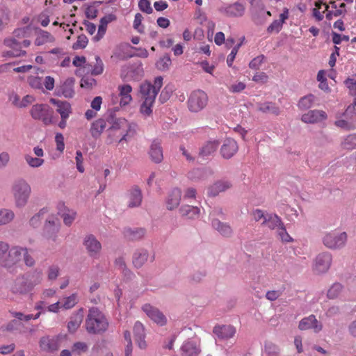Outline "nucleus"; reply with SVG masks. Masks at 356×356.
<instances>
[{
	"instance_id": "obj_11",
	"label": "nucleus",
	"mask_w": 356,
	"mask_h": 356,
	"mask_svg": "<svg viewBox=\"0 0 356 356\" xmlns=\"http://www.w3.org/2000/svg\"><path fill=\"white\" fill-rule=\"evenodd\" d=\"M142 310L155 323L161 326L166 324L167 318L165 316L158 308L150 304H145L142 307Z\"/></svg>"
},
{
	"instance_id": "obj_21",
	"label": "nucleus",
	"mask_w": 356,
	"mask_h": 356,
	"mask_svg": "<svg viewBox=\"0 0 356 356\" xmlns=\"http://www.w3.org/2000/svg\"><path fill=\"white\" fill-rule=\"evenodd\" d=\"M127 198L129 207L132 208L140 206L143 197L139 188L138 186L131 188L127 193Z\"/></svg>"
},
{
	"instance_id": "obj_61",
	"label": "nucleus",
	"mask_w": 356,
	"mask_h": 356,
	"mask_svg": "<svg viewBox=\"0 0 356 356\" xmlns=\"http://www.w3.org/2000/svg\"><path fill=\"white\" fill-rule=\"evenodd\" d=\"M134 333L135 338L139 337H142V336L145 335L144 326L140 322L137 321L135 323L134 327Z\"/></svg>"
},
{
	"instance_id": "obj_60",
	"label": "nucleus",
	"mask_w": 356,
	"mask_h": 356,
	"mask_svg": "<svg viewBox=\"0 0 356 356\" xmlns=\"http://www.w3.org/2000/svg\"><path fill=\"white\" fill-rule=\"evenodd\" d=\"M22 257L24 258V263L25 264L29 266V267H31L33 266H34L35 264V260L33 258V257H31L29 254V252H28V250L27 248H24L23 249V254H22Z\"/></svg>"
},
{
	"instance_id": "obj_57",
	"label": "nucleus",
	"mask_w": 356,
	"mask_h": 356,
	"mask_svg": "<svg viewBox=\"0 0 356 356\" xmlns=\"http://www.w3.org/2000/svg\"><path fill=\"white\" fill-rule=\"evenodd\" d=\"M56 149L59 152H63L65 149L64 137L62 134L57 133L55 136Z\"/></svg>"
},
{
	"instance_id": "obj_13",
	"label": "nucleus",
	"mask_w": 356,
	"mask_h": 356,
	"mask_svg": "<svg viewBox=\"0 0 356 356\" xmlns=\"http://www.w3.org/2000/svg\"><path fill=\"white\" fill-rule=\"evenodd\" d=\"M201 353L200 344L193 340H186L179 349L180 356H198Z\"/></svg>"
},
{
	"instance_id": "obj_24",
	"label": "nucleus",
	"mask_w": 356,
	"mask_h": 356,
	"mask_svg": "<svg viewBox=\"0 0 356 356\" xmlns=\"http://www.w3.org/2000/svg\"><path fill=\"white\" fill-rule=\"evenodd\" d=\"M213 333L222 339H228L234 337L235 328L232 325H218L213 328Z\"/></svg>"
},
{
	"instance_id": "obj_32",
	"label": "nucleus",
	"mask_w": 356,
	"mask_h": 356,
	"mask_svg": "<svg viewBox=\"0 0 356 356\" xmlns=\"http://www.w3.org/2000/svg\"><path fill=\"white\" fill-rule=\"evenodd\" d=\"M219 144L218 140L207 141L200 149V155L204 157L212 154L217 150Z\"/></svg>"
},
{
	"instance_id": "obj_22",
	"label": "nucleus",
	"mask_w": 356,
	"mask_h": 356,
	"mask_svg": "<svg viewBox=\"0 0 356 356\" xmlns=\"http://www.w3.org/2000/svg\"><path fill=\"white\" fill-rule=\"evenodd\" d=\"M149 155L152 161L156 163H159L163 161V149L159 142L154 140L152 143L149 151Z\"/></svg>"
},
{
	"instance_id": "obj_23",
	"label": "nucleus",
	"mask_w": 356,
	"mask_h": 356,
	"mask_svg": "<svg viewBox=\"0 0 356 356\" xmlns=\"http://www.w3.org/2000/svg\"><path fill=\"white\" fill-rule=\"evenodd\" d=\"M232 183L227 180H220L215 182L208 188V195L210 196H216L220 193L224 192L231 188Z\"/></svg>"
},
{
	"instance_id": "obj_30",
	"label": "nucleus",
	"mask_w": 356,
	"mask_h": 356,
	"mask_svg": "<svg viewBox=\"0 0 356 356\" xmlns=\"http://www.w3.org/2000/svg\"><path fill=\"white\" fill-rule=\"evenodd\" d=\"M289 17V11L286 9L280 15V19L274 20L271 24L268 27L267 30L269 33H278L282 27L285 20Z\"/></svg>"
},
{
	"instance_id": "obj_50",
	"label": "nucleus",
	"mask_w": 356,
	"mask_h": 356,
	"mask_svg": "<svg viewBox=\"0 0 356 356\" xmlns=\"http://www.w3.org/2000/svg\"><path fill=\"white\" fill-rule=\"evenodd\" d=\"M88 42V40L87 37L85 35L81 34L78 36L77 40L73 44L72 47L74 49H83L87 46Z\"/></svg>"
},
{
	"instance_id": "obj_49",
	"label": "nucleus",
	"mask_w": 356,
	"mask_h": 356,
	"mask_svg": "<svg viewBox=\"0 0 356 356\" xmlns=\"http://www.w3.org/2000/svg\"><path fill=\"white\" fill-rule=\"evenodd\" d=\"M28 83L29 86L35 89L42 88V80L37 76H30L28 77Z\"/></svg>"
},
{
	"instance_id": "obj_16",
	"label": "nucleus",
	"mask_w": 356,
	"mask_h": 356,
	"mask_svg": "<svg viewBox=\"0 0 356 356\" xmlns=\"http://www.w3.org/2000/svg\"><path fill=\"white\" fill-rule=\"evenodd\" d=\"M23 249L24 248L19 246H15L10 249L3 266L9 268L19 262L22 258Z\"/></svg>"
},
{
	"instance_id": "obj_4",
	"label": "nucleus",
	"mask_w": 356,
	"mask_h": 356,
	"mask_svg": "<svg viewBox=\"0 0 356 356\" xmlns=\"http://www.w3.org/2000/svg\"><path fill=\"white\" fill-rule=\"evenodd\" d=\"M108 327V323L104 314L96 307H92L88 311L86 320V329L90 334H100L105 332Z\"/></svg>"
},
{
	"instance_id": "obj_51",
	"label": "nucleus",
	"mask_w": 356,
	"mask_h": 356,
	"mask_svg": "<svg viewBox=\"0 0 356 356\" xmlns=\"http://www.w3.org/2000/svg\"><path fill=\"white\" fill-rule=\"evenodd\" d=\"M277 234L284 243H289L293 241V238L286 232L284 225L277 229Z\"/></svg>"
},
{
	"instance_id": "obj_7",
	"label": "nucleus",
	"mask_w": 356,
	"mask_h": 356,
	"mask_svg": "<svg viewBox=\"0 0 356 356\" xmlns=\"http://www.w3.org/2000/svg\"><path fill=\"white\" fill-rule=\"evenodd\" d=\"M30 113L33 118L41 120L45 125L52 122L53 111L47 104L33 105Z\"/></svg>"
},
{
	"instance_id": "obj_54",
	"label": "nucleus",
	"mask_w": 356,
	"mask_h": 356,
	"mask_svg": "<svg viewBox=\"0 0 356 356\" xmlns=\"http://www.w3.org/2000/svg\"><path fill=\"white\" fill-rule=\"evenodd\" d=\"M96 63L94 65L91 74L92 75H99L104 71V64L99 56H95Z\"/></svg>"
},
{
	"instance_id": "obj_14",
	"label": "nucleus",
	"mask_w": 356,
	"mask_h": 356,
	"mask_svg": "<svg viewBox=\"0 0 356 356\" xmlns=\"http://www.w3.org/2000/svg\"><path fill=\"white\" fill-rule=\"evenodd\" d=\"M327 114L322 110H311L304 113L301 120L307 124H315L321 122L327 119Z\"/></svg>"
},
{
	"instance_id": "obj_46",
	"label": "nucleus",
	"mask_w": 356,
	"mask_h": 356,
	"mask_svg": "<svg viewBox=\"0 0 356 356\" xmlns=\"http://www.w3.org/2000/svg\"><path fill=\"white\" fill-rule=\"evenodd\" d=\"M143 19V17L140 13H136L135 15L133 27L135 30H136L140 33H144V31H145V27L142 24Z\"/></svg>"
},
{
	"instance_id": "obj_41",
	"label": "nucleus",
	"mask_w": 356,
	"mask_h": 356,
	"mask_svg": "<svg viewBox=\"0 0 356 356\" xmlns=\"http://www.w3.org/2000/svg\"><path fill=\"white\" fill-rule=\"evenodd\" d=\"M315 96L314 95L309 94L302 97L300 99L298 106L300 109H308L313 106Z\"/></svg>"
},
{
	"instance_id": "obj_36",
	"label": "nucleus",
	"mask_w": 356,
	"mask_h": 356,
	"mask_svg": "<svg viewBox=\"0 0 356 356\" xmlns=\"http://www.w3.org/2000/svg\"><path fill=\"white\" fill-rule=\"evenodd\" d=\"M54 40V37L50 33L40 31L35 40V44L37 46H40L47 42H53Z\"/></svg>"
},
{
	"instance_id": "obj_20",
	"label": "nucleus",
	"mask_w": 356,
	"mask_h": 356,
	"mask_svg": "<svg viewBox=\"0 0 356 356\" xmlns=\"http://www.w3.org/2000/svg\"><path fill=\"white\" fill-rule=\"evenodd\" d=\"M49 102L56 106V111L60 115V118H68L72 112L71 105L66 101L51 98Z\"/></svg>"
},
{
	"instance_id": "obj_9",
	"label": "nucleus",
	"mask_w": 356,
	"mask_h": 356,
	"mask_svg": "<svg viewBox=\"0 0 356 356\" xmlns=\"http://www.w3.org/2000/svg\"><path fill=\"white\" fill-rule=\"evenodd\" d=\"M83 245L90 257L94 259L99 257L102 247L101 243L94 235H87L84 238Z\"/></svg>"
},
{
	"instance_id": "obj_38",
	"label": "nucleus",
	"mask_w": 356,
	"mask_h": 356,
	"mask_svg": "<svg viewBox=\"0 0 356 356\" xmlns=\"http://www.w3.org/2000/svg\"><path fill=\"white\" fill-rule=\"evenodd\" d=\"M61 307L65 309H70L74 307L78 302V296L72 293L69 296L64 297L60 300Z\"/></svg>"
},
{
	"instance_id": "obj_53",
	"label": "nucleus",
	"mask_w": 356,
	"mask_h": 356,
	"mask_svg": "<svg viewBox=\"0 0 356 356\" xmlns=\"http://www.w3.org/2000/svg\"><path fill=\"white\" fill-rule=\"evenodd\" d=\"M9 251L8 243L0 241V262L4 265V260L6 259Z\"/></svg>"
},
{
	"instance_id": "obj_1",
	"label": "nucleus",
	"mask_w": 356,
	"mask_h": 356,
	"mask_svg": "<svg viewBox=\"0 0 356 356\" xmlns=\"http://www.w3.org/2000/svg\"><path fill=\"white\" fill-rule=\"evenodd\" d=\"M162 86L163 78L161 76L155 78L153 85L148 81L140 84V93L143 103L140 108V112L143 116L147 117L152 114L156 97Z\"/></svg>"
},
{
	"instance_id": "obj_26",
	"label": "nucleus",
	"mask_w": 356,
	"mask_h": 356,
	"mask_svg": "<svg viewBox=\"0 0 356 356\" xmlns=\"http://www.w3.org/2000/svg\"><path fill=\"white\" fill-rule=\"evenodd\" d=\"M59 231V222L58 220H47L44 225V232L48 238L55 241L56 234Z\"/></svg>"
},
{
	"instance_id": "obj_55",
	"label": "nucleus",
	"mask_w": 356,
	"mask_h": 356,
	"mask_svg": "<svg viewBox=\"0 0 356 356\" xmlns=\"http://www.w3.org/2000/svg\"><path fill=\"white\" fill-rule=\"evenodd\" d=\"M138 7L141 11L147 14H150L153 11L149 0H140L138 2Z\"/></svg>"
},
{
	"instance_id": "obj_47",
	"label": "nucleus",
	"mask_w": 356,
	"mask_h": 356,
	"mask_svg": "<svg viewBox=\"0 0 356 356\" xmlns=\"http://www.w3.org/2000/svg\"><path fill=\"white\" fill-rule=\"evenodd\" d=\"M259 111L264 113H271L277 115L279 113V109L274 106L272 103L266 102L261 104L259 108Z\"/></svg>"
},
{
	"instance_id": "obj_59",
	"label": "nucleus",
	"mask_w": 356,
	"mask_h": 356,
	"mask_svg": "<svg viewBox=\"0 0 356 356\" xmlns=\"http://www.w3.org/2000/svg\"><path fill=\"white\" fill-rule=\"evenodd\" d=\"M268 214V213H265L264 211L259 209L254 210L252 213V216L254 220L257 222L260 221L261 220L262 221L265 220V218H266Z\"/></svg>"
},
{
	"instance_id": "obj_62",
	"label": "nucleus",
	"mask_w": 356,
	"mask_h": 356,
	"mask_svg": "<svg viewBox=\"0 0 356 356\" xmlns=\"http://www.w3.org/2000/svg\"><path fill=\"white\" fill-rule=\"evenodd\" d=\"M75 159H76L77 170L80 172H84V167L83 165V155H82V153L81 151H79V150L76 151Z\"/></svg>"
},
{
	"instance_id": "obj_40",
	"label": "nucleus",
	"mask_w": 356,
	"mask_h": 356,
	"mask_svg": "<svg viewBox=\"0 0 356 356\" xmlns=\"http://www.w3.org/2000/svg\"><path fill=\"white\" fill-rule=\"evenodd\" d=\"M15 217V213L12 210L8 209H0V226L7 225Z\"/></svg>"
},
{
	"instance_id": "obj_56",
	"label": "nucleus",
	"mask_w": 356,
	"mask_h": 356,
	"mask_svg": "<svg viewBox=\"0 0 356 356\" xmlns=\"http://www.w3.org/2000/svg\"><path fill=\"white\" fill-rule=\"evenodd\" d=\"M76 213L74 211H68L67 213L63 214V222L66 225H70L74 220Z\"/></svg>"
},
{
	"instance_id": "obj_31",
	"label": "nucleus",
	"mask_w": 356,
	"mask_h": 356,
	"mask_svg": "<svg viewBox=\"0 0 356 356\" xmlns=\"http://www.w3.org/2000/svg\"><path fill=\"white\" fill-rule=\"evenodd\" d=\"M262 225L268 227L270 229H277L283 225L281 218L277 214H268L265 220L262 221Z\"/></svg>"
},
{
	"instance_id": "obj_52",
	"label": "nucleus",
	"mask_w": 356,
	"mask_h": 356,
	"mask_svg": "<svg viewBox=\"0 0 356 356\" xmlns=\"http://www.w3.org/2000/svg\"><path fill=\"white\" fill-rule=\"evenodd\" d=\"M265 59L266 57L263 54L254 58L249 63L250 68L252 70H259Z\"/></svg>"
},
{
	"instance_id": "obj_42",
	"label": "nucleus",
	"mask_w": 356,
	"mask_h": 356,
	"mask_svg": "<svg viewBox=\"0 0 356 356\" xmlns=\"http://www.w3.org/2000/svg\"><path fill=\"white\" fill-rule=\"evenodd\" d=\"M60 268L57 264H52L49 266L47 270V278L50 281H54L57 279L60 274Z\"/></svg>"
},
{
	"instance_id": "obj_2",
	"label": "nucleus",
	"mask_w": 356,
	"mask_h": 356,
	"mask_svg": "<svg viewBox=\"0 0 356 356\" xmlns=\"http://www.w3.org/2000/svg\"><path fill=\"white\" fill-rule=\"evenodd\" d=\"M42 280L41 272L33 273L29 275H19L11 283L10 290L15 295H25L33 290Z\"/></svg>"
},
{
	"instance_id": "obj_25",
	"label": "nucleus",
	"mask_w": 356,
	"mask_h": 356,
	"mask_svg": "<svg viewBox=\"0 0 356 356\" xmlns=\"http://www.w3.org/2000/svg\"><path fill=\"white\" fill-rule=\"evenodd\" d=\"M181 197V191L179 188H173L168 195L167 200V207L168 209L172 210L177 207L180 203Z\"/></svg>"
},
{
	"instance_id": "obj_44",
	"label": "nucleus",
	"mask_w": 356,
	"mask_h": 356,
	"mask_svg": "<svg viewBox=\"0 0 356 356\" xmlns=\"http://www.w3.org/2000/svg\"><path fill=\"white\" fill-rule=\"evenodd\" d=\"M88 350V346L85 342L78 341L73 344L72 352L78 355L85 353Z\"/></svg>"
},
{
	"instance_id": "obj_18",
	"label": "nucleus",
	"mask_w": 356,
	"mask_h": 356,
	"mask_svg": "<svg viewBox=\"0 0 356 356\" xmlns=\"http://www.w3.org/2000/svg\"><path fill=\"white\" fill-rule=\"evenodd\" d=\"M237 143L231 138H227L220 149V153L223 158L229 159L238 151Z\"/></svg>"
},
{
	"instance_id": "obj_63",
	"label": "nucleus",
	"mask_w": 356,
	"mask_h": 356,
	"mask_svg": "<svg viewBox=\"0 0 356 356\" xmlns=\"http://www.w3.org/2000/svg\"><path fill=\"white\" fill-rule=\"evenodd\" d=\"M106 29H107V25H106L105 24H104L102 22H100V24L99 25L97 33L94 37V40L95 41L100 40L105 35Z\"/></svg>"
},
{
	"instance_id": "obj_37",
	"label": "nucleus",
	"mask_w": 356,
	"mask_h": 356,
	"mask_svg": "<svg viewBox=\"0 0 356 356\" xmlns=\"http://www.w3.org/2000/svg\"><path fill=\"white\" fill-rule=\"evenodd\" d=\"M83 321V316L81 314H76L73 315L70 321L68 322L67 324V329L70 332H76L78 328L80 327L81 323Z\"/></svg>"
},
{
	"instance_id": "obj_35",
	"label": "nucleus",
	"mask_w": 356,
	"mask_h": 356,
	"mask_svg": "<svg viewBox=\"0 0 356 356\" xmlns=\"http://www.w3.org/2000/svg\"><path fill=\"white\" fill-rule=\"evenodd\" d=\"M74 81L73 79H67L60 86L62 95L67 98L72 97L74 91L73 89Z\"/></svg>"
},
{
	"instance_id": "obj_64",
	"label": "nucleus",
	"mask_w": 356,
	"mask_h": 356,
	"mask_svg": "<svg viewBox=\"0 0 356 356\" xmlns=\"http://www.w3.org/2000/svg\"><path fill=\"white\" fill-rule=\"evenodd\" d=\"M268 79V75L265 72H261L254 74L252 80L257 83H264L267 82Z\"/></svg>"
},
{
	"instance_id": "obj_15",
	"label": "nucleus",
	"mask_w": 356,
	"mask_h": 356,
	"mask_svg": "<svg viewBox=\"0 0 356 356\" xmlns=\"http://www.w3.org/2000/svg\"><path fill=\"white\" fill-rule=\"evenodd\" d=\"M332 261L331 255L327 253L318 254L315 260L314 271L316 273H323L330 268Z\"/></svg>"
},
{
	"instance_id": "obj_3",
	"label": "nucleus",
	"mask_w": 356,
	"mask_h": 356,
	"mask_svg": "<svg viewBox=\"0 0 356 356\" xmlns=\"http://www.w3.org/2000/svg\"><path fill=\"white\" fill-rule=\"evenodd\" d=\"M107 122L111 124L108 128V137L115 136L116 131H120L122 138H120L119 143L127 141L136 134V124L129 122L125 118H115L110 115Z\"/></svg>"
},
{
	"instance_id": "obj_5",
	"label": "nucleus",
	"mask_w": 356,
	"mask_h": 356,
	"mask_svg": "<svg viewBox=\"0 0 356 356\" xmlns=\"http://www.w3.org/2000/svg\"><path fill=\"white\" fill-rule=\"evenodd\" d=\"M12 193L15 206L18 208L24 207L30 197L31 188L24 179L15 181L12 186Z\"/></svg>"
},
{
	"instance_id": "obj_17",
	"label": "nucleus",
	"mask_w": 356,
	"mask_h": 356,
	"mask_svg": "<svg viewBox=\"0 0 356 356\" xmlns=\"http://www.w3.org/2000/svg\"><path fill=\"white\" fill-rule=\"evenodd\" d=\"M298 327L301 330L313 329L315 332H318L322 330L323 326L314 315H310L300 321Z\"/></svg>"
},
{
	"instance_id": "obj_43",
	"label": "nucleus",
	"mask_w": 356,
	"mask_h": 356,
	"mask_svg": "<svg viewBox=\"0 0 356 356\" xmlns=\"http://www.w3.org/2000/svg\"><path fill=\"white\" fill-rule=\"evenodd\" d=\"M24 159L29 166L32 168H38L43 165L44 161L41 158L33 157L29 154L24 156Z\"/></svg>"
},
{
	"instance_id": "obj_6",
	"label": "nucleus",
	"mask_w": 356,
	"mask_h": 356,
	"mask_svg": "<svg viewBox=\"0 0 356 356\" xmlns=\"http://www.w3.org/2000/svg\"><path fill=\"white\" fill-rule=\"evenodd\" d=\"M208 95L202 90L193 91L188 99V107L191 112H199L206 107L208 103Z\"/></svg>"
},
{
	"instance_id": "obj_45",
	"label": "nucleus",
	"mask_w": 356,
	"mask_h": 356,
	"mask_svg": "<svg viewBox=\"0 0 356 356\" xmlns=\"http://www.w3.org/2000/svg\"><path fill=\"white\" fill-rule=\"evenodd\" d=\"M343 286L339 283L334 284L327 291L329 298L334 299L337 298L342 291Z\"/></svg>"
},
{
	"instance_id": "obj_12",
	"label": "nucleus",
	"mask_w": 356,
	"mask_h": 356,
	"mask_svg": "<svg viewBox=\"0 0 356 356\" xmlns=\"http://www.w3.org/2000/svg\"><path fill=\"white\" fill-rule=\"evenodd\" d=\"M219 11L228 17H238L244 14L245 7L242 3L235 2L220 7Z\"/></svg>"
},
{
	"instance_id": "obj_19",
	"label": "nucleus",
	"mask_w": 356,
	"mask_h": 356,
	"mask_svg": "<svg viewBox=\"0 0 356 356\" xmlns=\"http://www.w3.org/2000/svg\"><path fill=\"white\" fill-rule=\"evenodd\" d=\"M119 97H120V105L125 106L132 102V87L129 84L119 85L118 87Z\"/></svg>"
},
{
	"instance_id": "obj_27",
	"label": "nucleus",
	"mask_w": 356,
	"mask_h": 356,
	"mask_svg": "<svg viewBox=\"0 0 356 356\" xmlns=\"http://www.w3.org/2000/svg\"><path fill=\"white\" fill-rule=\"evenodd\" d=\"M211 225L222 236L225 237L232 236V229L227 223L222 222L219 220L214 219L212 220Z\"/></svg>"
},
{
	"instance_id": "obj_28",
	"label": "nucleus",
	"mask_w": 356,
	"mask_h": 356,
	"mask_svg": "<svg viewBox=\"0 0 356 356\" xmlns=\"http://www.w3.org/2000/svg\"><path fill=\"white\" fill-rule=\"evenodd\" d=\"M107 120L99 118L93 122L90 129V134L93 138H98L106 127Z\"/></svg>"
},
{
	"instance_id": "obj_58",
	"label": "nucleus",
	"mask_w": 356,
	"mask_h": 356,
	"mask_svg": "<svg viewBox=\"0 0 356 356\" xmlns=\"http://www.w3.org/2000/svg\"><path fill=\"white\" fill-rule=\"evenodd\" d=\"M53 341L49 339L48 337H42L40 339V345L42 349L44 350H53L52 347Z\"/></svg>"
},
{
	"instance_id": "obj_10",
	"label": "nucleus",
	"mask_w": 356,
	"mask_h": 356,
	"mask_svg": "<svg viewBox=\"0 0 356 356\" xmlns=\"http://www.w3.org/2000/svg\"><path fill=\"white\" fill-rule=\"evenodd\" d=\"M4 44L10 48V50L2 53L3 58H16L25 56L26 51L22 50V44L15 38H8L4 40Z\"/></svg>"
},
{
	"instance_id": "obj_34",
	"label": "nucleus",
	"mask_w": 356,
	"mask_h": 356,
	"mask_svg": "<svg viewBox=\"0 0 356 356\" xmlns=\"http://www.w3.org/2000/svg\"><path fill=\"white\" fill-rule=\"evenodd\" d=\"M147 258L148 253L147 250H138L134 255L133 264L136 268H140L147 261Z\"/></svg>"
},
{
	"instance_id": "obj_48",
	"label": "nucleus",
	"mask_w": 356,
	"mask_h": 356,
	"mask_svg": "<svg viewBox=\"0 0 356 356\" xmlns=\"http://www.w3.org/2000/svg\"><path fill=\"white\" fill-rule=\"evenodd\" d=\"M171 64V59L168 55H165L161 58L156 63V67L160 70H165L168 69Z\"/></svg>"
},
{
	"instance_id": "obj_39",
	"label": "nucleus",
	"mask_w": 356,
	"mask_h": 356,
	"mask_svg": "<svg viewBox=\"0 0 356 356\" xmlns=\"http://www.w3.org/2000/svg\"><path fill=\"white\" fill-rule=\"evenodd\" d=\"M341 147L346 150H353L356 148V134L348 135L341 144Z\"/></svg>"
},
{
	"instance_id": "obj_8",
	"label": "nucleus",
	"mask_w": 356,
	"mask_h": 356,
	"mask_svg": "<svg viewBox=\"0 0 356 356\" xmlns=\"http://www.w3.org/2000/svg\"><path fill=\"white\" fill-rule=\"evenodd\" d=\"M347 241L346 232H330L325 234L323 244L330 249H339L343 247Z\"/></svg>"
},
{
	"instance_id": "obj_33",
	"label": "nucleus",
	"mask_w": 356,
	"mask_h": 356,
	"mask_svg": "<svg viewBox=\"0 0 356 356\" xmlns=\"http://www.w3.org/2000/svg\"><path fill=\"white\" fill-rule=\"evenodd\" d=\"M180 213L188 218H195L199 216L200 210L197 207L184 205L181 207Z\"/></svg>"
},
{
	"instance_id": "obj_29",
	"label": "nucleus",
	"mask_w": 356,
	"mask_h": 356,
	"mask_svg": "<svg viewBox=\"0 0 356 356\" xmlns=\"http://www.w3.org/2000/svg\"><path fill=\"white\" fill-rule=\"evenodd\" d=\"M145 230L143 228H127L124 230V236L129 241H138L144 237Z\"/></svg>"
}]
</instances>
